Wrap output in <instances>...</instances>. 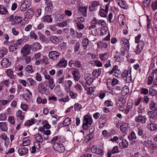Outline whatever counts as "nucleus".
Returning <instances> with one entry per match:
<instances>
[{
	"label": "nucleus",
	"mask_w": 157,
	"mask_h": 157,
	"mask_svg": "<svg viewBox=\"0 0 157 157\" xmlns=\"http://www.w3.org/2000/svg\"><path fill=\"white\" fill-rule=\"evenodd\" d=\"M120 44L121 47V56H124L126 54V52L129 48V43L128 40L124 38H121L120 40Z\"/></svg>",
	"instance_id": "1"
},
{
	"label": "nucleus",
	"mask_w": 157,
	"mask_h": 157,
	"mask_svg": "<svg viewBox=\"0 0 157 157\" xmlns=\"http://www.w3.org/2000/svg\"><path fill=\"white\" fill-rule=\"evenodd\" d=\"M125 103V100L123 98H121L119 100H118V107H119V109L120 111H121L124 113L125 114H128L130 109L132 107V103H128L127 104L128 106L127 109H123L124 107V104Z\"/></svg>",
	"instance_id": "2"
},
{
	"label": "nucleus",
	"mask_w": 157,
	"mask_h": 157,
	"mask_svg": "<svg viewBox=\"0 0 157 157\" xmlns=\"http://www.w3.org/2000/svg\"><path fill=\"white\" fill-rule=\"evenodd\" d=\"M82 127L85 130H87L93 123V120L91 116L88 115L84 116Z\"/></svg>",
	"instance_id": "3"
},
{
	"label": "nucleus",
	"mask_w": 157,
	"mask_h": 157,
	"mask_svg": "<svg viewBox=\"0 0 157 157\" xmlns=\"http://www.w3.org/2000/svg\"><path fill=\"white\" fill-rule=\"evenodd\" d=\"M61 53L57 51H53L49 52L48 53V56L52 60L54 61H58Z\"/></svg>",
	"instance_id": "4"
},
{
	"label": "nucleus",
	"mask_w": 157,
	"mask_h": 157,
	"mask_svg": "<svg viewBox=\"0 0 157 157\" xmlns=\"http://www.w3.org/2000/svg\"><path fill=\"white\" fill-rule=\"evenodd\" d=\"M32 48L31 45L28 44H25L21 49V53L24 56L30 54Z\"/></svg>",
	"instance_id": "5"
},
{
	"label": "nucleus",
	"mask_w": 157,
	"mask_h": 157,
	"mask_svg": "<svg viewBox=\"0 0 157 157\" xmlns=\"http://www.w3.org/2000/svg\"><path fill=\"white\" fill-rule=\"evenodd\" d=\"M101 35H107L103 39L105 40H110V35L109 32L108 28L106 27H104L101 28Z\"/></svg>",
	"instance_id": "6"
},
{
	"label": "nucleus",
	"mask_w": 157,
	"mask_h": 157,
	"mask_svg": "<svg viewBox=\"0 0 157 157\" xmlns=\"http://www.w3.org/2000/svg\"><path fill=\"white\" fill-rule=\"evenodd\" d=\"M65 139L63 137L60 136H56L52 138L51 140V143L54 145L55 144L62 143L64 142Z\"/></svg>",
	"instance_id": "7"
},
{
	"label": "nucleus",
	"mask_w": 157,
	"mask_h": 157,
	"mask_svg": "<svg viewBox=\"0 0 157 157\" xmlns=\"http://www.w3.org/2000/svg\"><path fill=\"white\" fill-rule=\"evenodd\" d=\"M53 147L55 150L60 153L64 152L65 147L62 143L55 144L53 145Z\"/></svg>",
	"instance_id": "8"
},
{
	"label": "nucleus",
	"mask_w": 157,
	"mask_h": 157,
	"mask_svg": "<svg viewBox=\"0 0 157 157\" xmlns=\"http://www.w3.org/2000/svg\"><path fill=\"white\" fill-rule=\"evenodd\" d=\"M72 75L74 80L75 81H78L80 78L81 75L79 70L75 68L72 71Z\"/></svg>",
	"instance_id": "9"
},
{
	"label": "nucleus",
	"mask_w": 157,
	"mask_h": 157,
	"mask_svg": "<svg viewBox=\"0 0 157 157\" xmlns=\"http://www.w3.org/2000/svg\"><path fill=\"white\" fill-rule=\"evenodd\" d=\"M147 120V118L145 116L139 114L135 117V121L137 123H145Z\"/></svg>",
	"instance_id": "10"
},
{
	"label": "nucleus",
	"mask_w": 157,
	"mask_h": 157,
	"mask_svg": "<svg viewBox=\"0 0 157 157\" xmlns=\"http://www.w3.org/2000/svg\"><path fill=\"white\" fill-rule=\"evenodd\" d=\"M50 41L54 44H58L62 41V39L61 37L59 38L56 36H51L49 37Z\"/></svg>",
	"instance_id": "11"
},
{
	"label": "nucleus",
	"mask_w": 157,
	"mask_h": 157,
	"mask_svg": "<svg viewBox=\"0 0 157 157\" xmlns=\"http://www.w3.org/2000/svg\"><path fill=\"white\" fill-rule=\"evenodd\" d=\"M109 3L107 4L105 6V9H101L99 11L100 16L102 17H106L108 13Z\"/></svg>",
	"instance_id": "12"
},
{
	"label": "nucleus",
	"mask_w": 157,
	"mask_h": 157,
	"mask_svg": "<svg viewBox=\"0 0 157 157\" xmlns=\"http://www.w3.org/2000/svg\"><path fill=\"white\" fill-rule=\"evenodd\" d=\"M92 152L95 153L97 154H99L100 155H103V150L99 147H98L94 145L91 149Z\"/></svg>",
	"instance_id": "13"
},
{
	"label": "nucleus",
	"mask_w": 157,
	"mask_h": 157,
	"mask_svg": "<svg viewBox=\"0 0 157 157\" xmlns=\"http://www.w3.org/2000/svg\"><path fill=\"white\" fill-rule=\"evenodd\" d=\"M11 63L9 60L6 58H3L1 61V65L2 67L6 68L8 67Z\"/></svg>",
	"instance_id": "14"
},
{
	"label": "nucleus",
	"mask_w": 157,
	"mask_h": 157,
	"mask_svg": "<svg viewBox=\"0 0 157 157\" xmlns=\"http://www.w3.org/2000/svg\"><path fill=\"white\" fill-rule=\"evenodd\" d=\"M32 95V93L30 90L27 89H25L24 94L23 95V98L26 100H29L31 98Z\"/></svg>",
	"instance_id": "15"
},
{
	"label": "nucleus",
	"mask_w": 157,
	"mask_h": 157,
	"mask_svg": "<svg viewBox=\"0 0 157 157\" xmlns=\"http://www.w3.org/2000/svg\"><path fill=\"white\" fill-rule=\"evenodd\" d=\"M144 41H141L140 42L136 47L135 52L136 54H139L142 51L144 46Z\"/></svg>",
	"instance_id": "16"
},
{
	"label": "nucleus",
	"mask_w": 157,
	"mask_h": 157,
	"mask_svg": "<svg viewBox=\"0 0 157 157\" xmlns=\"http://www.w3.org/2000/svg\"><path fill=\"white\" fill-rule=\"evenodd\" d=\"M147 128L150 131H154L157 128V125L154 122H151L147 125Z\"/></svg>",
	"instance_id": "17"
},
{
	"label": "nucleus",
	"mask_w": 157,
	"mask_h": 157,
	"mask_svg": "<svg viewBox=\"0 0 157 157\" xmlns=\"http://www.w3.org/2000/svg\"><path fill=\"white\" fill-rule=\"evenodd\" d=\"M100 59L102 61H105L108 59L109 54L108 52H106L100 54L99 55Z\"/></svg>",
	"instance_id": "18"
},
{
	"label": "nucleus",
	"mask_w": 157,
	"mask_h": 157,
	"mask_svg": "<svg viewBox=\"0 0 157 157\" xmlns=\"http://www.w3.org/2000/svg\"><path fill=\"white\" fill-rule=\"evenodd\" d=\"M0 129L3 132H7L8 129L7 122H0Z\"/></svg>",
	"instance_id": "19"
},
{
	"label": "nucleus",
	"mask_w": 157,
	"mask_h": 157,
	"mask_svg": "<svg viewBox=\"0 0 157 157\" xmlns=\"http://www.w3.org/2000/svg\"><path fill=\"white\" fill-rule=\"evenodd\" d=\"M87 9V7H80L78 9L79 12L80 14H82L84 17H86Z\"/></svg>",
	"instance_id": "20"
},
{
	"label": "nucleus",
	"mask_w": 157,
	"mask_h": 157,
	"mask_svg": "<svg viewBox=\"0 0 157 157\" xmlns=\"http://www.w3.org/2000/svg\"><path fill=\"white\" fill-rule=\"evenodd\" d=\"M100 5V2L98 1H94L91 3V6L89 7V10L92 11L95 9L97 6Z\"/></svg>",
	"instance_id": "21"
},
{
	"label": "nucleus",
	"mask_w": 157,
	"mask_h": 157,
	"mask_svg": "<svg viewBox=\"0 0 157 157\" xmlns=\"http://www.w3.org/2000/svg\"><path fill=\"white\" fill-rule=\"evenodd\" d=\"M137 133L138 135L142 136V138L143 140L146 139L147 137V136L145 133H143V130L142 128H138Z\"/></svg>",
	"instance_id": "22"
},
{
	"label": "nucleus",
	"mask_w": 157,
	"mask_h": 157,
	"mask_svg": "<svg viewBox=\"0 0 157 157\" xmlns=\"http://www.w3.org/2000/svg\"><path fill=\"white\" fill-rule=\"evenodd\" d=\"M119 146L121 149L126 148L128 146V142L125 139H123L119 143Z\"/></svg>",
	"instance_id": "23"
},
{
	"label": "nucleus",
	"mask_w": 157,
	"mask_h": 157,
	"mask_svg": "<svg viewBox=\"0 0 157 157\" xmlns=\"http://www.w3.org/2000/svg\"><path fill=\"white\" fill-rule=\"evenodd\" d=\"M52 18L50 15H46L43 17L41 19V21L43 22L50 23L52 21Z\"/></svg>",
	"instance_id": "24"
},
{
	"label": "nucleus",
	"mask_w": 157,
	"mask_h": 157,
	"mask_svg": "<svg viewBox=\"0 0 157 157\" xmlns=\"http://www.w3.org/2000/svg\"><path fill=\"white\" fill-rule=\"evenodd\" d=\"M58 64L62 67H65L67 65V61L64 58H63L59 59Z\"/></svg>",
	"instance_id": "25"
},
{
	"label": "nucleus",
	"mask_w": 157,
	"mask_h": 157,
	"mask_svg": "<svg viewBox=\"0 0 157 157\" xmlns=\"http://www.w3.org/2000/svg\"><path fill=\"white\" fill-rule=\"evenodd\" d=\"M28 149L26 147H21L18 149V152L20 155L26 154L28 151Z\"/></svg>",
	"instance_id": "26"
},
{
	"label": "nucleus",
	"mask_w": 157,
	"mask_h": 157,
	"mask_svg": "<svg viewBox=\"0 0 157 157\" xmlns=\"http://www.w3.org/2000/svg\"><path fill=\"white\" fill-rule=\"evenodd\" d=\"M120 129L123 133H126V132L128 128V124L126 123H124L120 126Z\"/></svg>",
	"instance_id": "27"
},
{
	"label": "nucleus",
	"mask_w": 157,
	"mask_h": 157,
	"mask_svg": "<svg viewBox=\"0 0 157 157\" xmlns=\"http://www.w3.org/2000/svg\"><path fill=\"white\" fill-rule=\"evenodd\" d=\"M150 109L152 111H157V104L155 103L153 101H151L150 105Z\"/></svg>",
	"instance_id": "28"
},
{
	"label": "nucleus",
	"mask_w": 157,
	"mask_h": 157,
	"mask_svg": "<svg viewBox=\"0 0 157 157\" xmlns=\"http://www.w3.org/2000/svg\"><path fill=\"white\" fill-rule=\"evenodd\" d=\"M101 69L100 68L97 70H95L92 73V75L93 76H96L97 78H98L101 74Z\"/></svg>",
	"instance_id": "29"
},
{
	"label": "nucleus",
	"mask_w": 157,
	"mask_h": 157,
	"mask_svg": "<svg viewBox=\"0 0 157 157\" xmlns=\"http://www.w3.org/2000/svg\"><path fill=\"white\" fill-rule=\"evenodd\" d=\"M118 5L121 8L126 9L128 8L126 2L122 0H118Z\"/></svg>",
	"instance_id": "30"
},
{
	"label": "nucleus",
	"mask_w": 157,
	"mask_h": 157,
	"mask_svg": "<svg viewBox=\"0 0 157 157\" xmlns=\"http://www.w3.org/2000/svg\"><path fill=\"white\" fill-rule=\"evenodd\" d=\"M8 11L6 8L3 5H0V14L5 15L6 14Z\"/></svg>",
	"instance_id": "31"
},
{
	"label": "nucleus",
	"mask_w": 157,
	"mask_h": 157,
	"mask_svg": "<svg viewBox=\"0 0 157 157\" xmlns=\"http://www.w3.org/2000/svg\"><path fill=\"white\" fill-rule=\"evenodd\" d=\"M0 138L4 140V141H7V142H9V139L7 136V135L5 133H2L0 134Z\"/></svg>",
	"instance_id": "32"
},
{
	"label": "nucleus",
	"mask_w": 157,
	"mask_h": 157,
	"mask_svg": "<svg viewBox=\"0 0 157 157\" xmlns=\"http://www.w3.org/2000/svg\"><path fill=\"white\" fill-rule=\"evenodd\" d=\"M26 81L27 83L31 86L35 85L36 83V81L31 78H27Z\"/></svg>",
	"instance_id": "33"
},
{
	"label": "nucleus",
	"mask_w": 157,
	"mask_h": 157,
	"mask_svg": "<svg viewBox=\"0 0 157 157\" xmlns=\"http://www.w3.org/2000/svg\"><path fill=\"white\" fill-rule=\"evenodd\" d=\"M89 44V40L85 38L84 39L82 42V46L83 48V49L85 50L87 47V45Z\"/></svg>",
	"instance_id": "34"
},
{
	"label": "nucleus",
	"mask_w": 157,
	"mask_h": 157,
	"mask_svg": "<svg viewBox=\"0 0 157 157\" xmlns=\"http://www.w3.org/2000/svg\"><path fill=\"white\" fill-rule=\"evenodd\" d=\"M47 102V99L46 98L42 99L41 98L38 97L36 99V102L38 104H44L46 103Z\"/></svg>",
	"instance_id": "35"
},
{
	"label": "nucleus",
	"mask_w": 157,
	"mask_h": 157,
	"mask_svg": "<svg viewBox=\"0 0 157 157\" xmlns=\"http://www.w3.org/2000/svg\"><path fill=\"white\" fill-rule=\"evenodd\" d=\"M118 69V66L117 65L114 66L112 69L111 71L109 72V74L110 75H111L112 74L113 72H114V74L113 75H115L116 77H117L118 75H116V73H117V69Z\"/></svg>",
	"instance_id": "36"
},
{
	"label": "nucleus",
	"mask_w": 157,
	"mask_h": 157,
	"mask_svg": "<svg viewBox=\"0 0 157 157\" xmlns=\"http://www.w3.org/2000/svg\"><path fill=\"white\" fill-rule=\"evenodd\" d=\"M42 124L46 129H49L51 127V125L48 124V121L46 120L43 121Z\"/></svg>",
	"instance_id": "37"
},
{
	"label": "nucleus",
	"mask_w": 157,
	"mask_h": 157,
	"mask_svg": "<svg viewBox=\"0 0 157 157\" xmlns=\"http://www.w3.org/2000/svg\"><path fill=\"white\" fill-rule=\"evenodd\" d=\"M121 18L119 21L120 25L121 26V25H123L124 24V21H125L124 16L122 15H120L118 16V19Z\"/></svg>",
	"instance_id": "38"
},
{
	"label": "nucleus",
	"mask_w": 157,
	"mask_h": 157,
	"mask_svg": "<svg viewBox=\"0 0 157 157\" xmlns=\"http://www.w3.org/2000/svg\"><path fill=\"white\" fill-rule=\"evenodd\" d=\"M136 134L135 132L133 131H132L130 134L128 136V138L130 140L136 139Z\"/></svg>",
	"instance_id": "39"
},
{
	"label": "nucleus",
	"mask_w": 157,
	"mask_h": 157,
	"mask_svg": "<svg viewBox=\"0 0 157 157\" xmlns=\"http://www.w3.org/2000/svg\"><path fill=\"white\" fill-rule=\"evenodd\" d=\"M117 152H118V147L117 146H116L115 147H114L113 148V149L111 152L109 151L107 153V154H108V157H110L112 154H115L116 153H117Z\"/></svg>",
	"instance_id": "40"
},
{
	"label": "nucleus",
	"mask_w": 157,
	"mask_h": 157,
	"mask_svg": "<svg viewBox=\"0 0 157 157\" xmlns=\"http://www.w3.org/2000/svg\"><path fill=\"white\" fill-rule=\"evenodd\" d=\"M29 6V5L26 4L25 2H24L21 5L20 8V9L22 11H25L28 8Z\"/></svg>",
	"instance_id": "41"
},
{
	"label": "nucleus",
	"mask_w": 157,
	"mask_h": 157,
	"mask_svg": "<svg viewBox=\"0 0 157 157\" xmlns=\"http://www.w3.org/2000/svg\"><path fill=\"white\" fill-rule=\"evenodd\" d=\"M71 122V119L69 118H66L63 121V125L65 126L69 125Z\"/></svg>",
	"instance_id": "42"
},
{
	"label": "nucleus",
	"mask_w": 157,
	"mask_h": 157,
	"mask_svg": "<svg viewBox=\"0 0 157 157\" xmlns=\"http://www.w3.org/2000/svg\"><path fill=\"white\" fill-rule=\"evenodd\" d=\"M35 138L36 142L42 143L43 141V139L42 136L39 133H37L36 135Z\"/></svg>",
	"instance_id": "43"
},
{
	"label": "nucleus",
	"mask_w": 157,
	"mask_h": 157,
	"mask_svg": "<svg viewBox=\"0 0 157 157\" xmlns=\"http://www.w3.org/2000/svg\"><path fill=\"white\" fill-rule=\"evenodd\" d=\"M98 47L99 48H105L107 47V45L105 42H100L97 43Z\"/></svg>",
	"instance_id": "44"
},
{
	"label": "nucleus",
	"mask_w": 157,
	"mask_h": 157,
	"mask_svg": "<svg viewBox=\"0 0 157 157\" xmlns=\"http://www.w3.org/2000/svg\"><path fill=\"white\" fill-rule=\"evenodd\" d=\"M149 94L152 96L155 95L157 93V90L152 88H150L149 90Z\"/></svg>",
	"instance_id": "45"
},
{
	"label": "nucleus",
	"mask_w": 157,
	"mask_h": 157,
	"mask_svg": "<svg viewBox=\"0 0 157 157\" xmlns=\"http://www.w3.org/2000/svg\"><path fill=\"white\" fill-rule=\"evenodd\" d=\"M96 31V29H93L91 30V32H90V36H89V38H90L92 36L94 37V38L91 40L92 41H94L96 39L94 37L96 36V35L97 34Z\"/></svg>",
	"instance_id": "46"
},
{
	"label": "nucleus",
	"mask_w": 157,
	"mask_h": 157,
	"mask_svg": "<svg viewBox=\"0 0 157 157\" xmlns=\"http://www.w3.org/2000/svg\"><path fill=\"white\" fill-rule=\"evenodd\" d=\"M22 111L21 110H18L16 112V116L17 117H19L21 120H23L24 118V116L22 115Z\"/></svg>",
	"instance_id": "47"
},
{
	"label": "nucleus",
	"mask_w": 157,
	"mask_h": 157,
	"mask_svg": "<svg viewBox=\"0 0 157 157\" xmlns=\"http://www.w3.org/2000/svg\"><path fill=\"white\" fill-rule=\"evenodd\" d=\"M38 90L40 91H45L46 90V89L45 88L44 84L42 83H40L38 84Z\"/></svg>",
	"instance_id": "48"
},
{
	"label": "nucleus",
	"mask_w": 157,
	"mask_h": 157,
	"mask_svg": "<svg viewBox=\"0 0 157 157\" xmlns=\"http://www.w3.org/2000/svg\"><path fill=\"white\" fill-rule=\"evenodd\" d=\"M33 44V47L36 50H38L41 48V45L37 42H35Z\"/></svg>",
	"instance_id": "49"
},
{
	"label": "nucleus",
	"mask_w": 157,
	"mask_h": 157,
	"mask_svg": "<svg viewBox=\"0 0 157 157\" xmlns=\"http://www.w3.org/2000/svg\"><path fill=\"white\" fill-rule=\"evenodd\" d=\"M85 21L84 18L82 17H80L77 18L75 20L76 21V23H83Z\"/></svg>",
	"instance_id": "50"
},
{
	"label": "nucleus",
	"mask_w": 157,
	"mask_h": 157,
	"mask_svg": "<svg viewBox=\"0 0 157 157\" xmlns=\"http://www.w3.org/2000/svg\"><path fill=\"white\" fill-rule=\"evenodd\" d=\"M65 77L64 76H63L62 77L58 78L57 79V82L59 84L62 83L63 86H65L64 81Z\"/></svg>",
	"instance_id": "51"
},
{
	"label": "nucleus",
	"mask_w": 157,
	"mask_h": 157,
	"mask_svg": "<svg viewBox=\"0 0 157 157\" xmlns=\"http://www.w3.org/2000/svg\"><path fill=\"white\" fill-rule=\"evenodd\" d=\"M149 92V90L147 88H141L140 93L144 95H147L148 94Z\"/></svg>",
	"instance_id": "52"
},
{
	"label": "nucleus",
	"mask_w": 157,
	"mask_h": 157,
	"mask_svg": "<svg viewBox=\"0 0 157 157\" xmlns=\"http://www.w3.org/2000/svg\"><path fill=\"white\" fill-rule=\"evenodd\" d=\"M152 9L154 10H155L157 9V0L152 2L151 4Z\"/></svg>",
	"instance_id": "53"
},
{
	"label": "nucleus",
	"mask_w": 157,
	"mask_h": 157,
	"mask_svg": "<svg viewBox=\"0 0 157 157\" xmlns=\"http://www.w3.org/2000/svg\"><path fill=\"white\" fill-rule=\"evenodd\" d=\"M94 65L97 67H102V63L99 60L94 61Z\"/></svg>",
	"instance_id": "54"
},
{
	"label": "nucleus",
	"mask_w": 157,
	"mask_h": 157,
	"mask_svg": "<svg viewBox=\"0 0 157 157\" xmlns=\"http://www.w3.org/2000/svg\"><path fill=\"white\" fill-rule=\"evenodd\" d=\"M75 139L77 142L81 141L82 139V136L78 134L75 137Z\"/></svg>",
	"instance_id": "55"
},
{
	"label": "nucleus",
	"mask_w": 157,
	"mask_h": 157,
	"mask_svg": "<svg viewBox=\"0 0 157 157\" xmlns=\"http://www.w3.org/2000/svg\"><path fill=\"white\" fill-rule=\"evenodd\" d=\"M40 40L43 42H46L47 41V39L46 36L43 34H40L39 35Z\"/></svg>",
	"instance_id": "56"
},
{
	"label": "nucleus",
	"mask_w": 157,
	"mask_h": 157,
	"mask_svg": "<svg viewBox=\"0 0 157 157\" xmlns=\"http://www.w3.org/2000/svg\"><path fill=\"white\" fill-rule=\"evenodd\" d=\"M30 36L31 38L34 39L35 40H36L38 38L37 35L34 31H31L30 32Z\"/></svg>",
	"instance_id": "57"
},
{
	"label": "nucleus",
	"mask_w": 157,
	"mask_h": 157,
	"mask_svg": "<svg viewBox=\"0 0 157 157\" xmlns=\"http://www.w3.org/2000/svg\"><path fill=\"white\" fill-rule=\"evenodd\" d=\"M30 143V141L29 139H27L26 138L24 139L23 140V146H26Z\"/></svg>",
	"instance_id": "58"
},
{
	"label": "nucleus",
	"mask_w": 157,
	"mask_h": 157,
	"mask_svg": "<svg viewBox=\"0 0 157 157\" xmlns=\"http://www.w3.org/2000/svg\"><path fill=\"white\" fill-rule=\"evenodd\" d=\"M128 92V89L127 88H123V89L121 90V94L122 95L124 96L126 95Z\"/></svg>",
	"instance_id": "59"
},
{
	"label": "nucleus",
	"mask_w": 157,
	"mask_h": 157,
	"mask_svg": "<svg viewBox=\"0 0 157 157\" xmlns=\"http://www.w3.org/2000/svg\"><path fill=\"white\" fill-rule=\"evenodd\" d=\"M80 45V43L79 42H76L74 46V50L75 52L78 51Z\"/></svg>",
	"instance_id": "60"
},
{
	"label": "nucleus",
	"mask_w": 157,
	"mask_h": 157,
	"mask_svg": "<svg viewBox=\"0 0 157 157\" xmlns=\"http://www.w3.org/2000/svg\"><path fill=\"white\" fill-rule=\"evenodd\" d=\"M9 49L10 52H13L17 50V48L14 44L10 46Z\"/></svg>",
	"instance_id": "61"
},
{
	"label": "nucleus",
	"mask_w": 157,
	"mask_h": 157,
	"mask_svg": "<svg viewBox=\"0 0 157 157\" xmlns=\"http://www.w3.org/2000/svg\"><path fill=\"white\" fill-rule=\"evenodd\" d=\"M73 83L70 80H66L65 81V86H67L69 87H71Z\"/></svg>",
	"instance_id": "62"
},
{
	"label": "nucleus",
	"mask_w": 157,
	"mask_h": 157,
	"mask_svg": "<svg viewBox=\"0 0 157 157\" xmlns=\"http://www.w3.org/2000/svg\"><path fill=\"white\" fill-rule=\"evenodd\" d=\"M86 84L90 86V85L94 81V78L90 77L89 78H88L87 79H86Z\"/></svg>",
	"instance_id": "63"
},
{
	"label": "nucleus",
	"mask_w": 157,
	"mask_h": 157,
	"mask_svg": "<svg viewBox=\"0 0 157 157\" xmlns=\"http://www.w3.org/2000/svg\"><path fill=\"white\" fill-rule=\"evenodd\" d=\"M35 79L38 81L40 82L42 80V78L40 74L37 73L35 74Z\"/></svg>",
	"instance_id": "64"
}]
</instances>
